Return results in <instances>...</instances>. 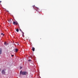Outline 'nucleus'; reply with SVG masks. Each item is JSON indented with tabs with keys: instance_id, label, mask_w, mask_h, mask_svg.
I'll use <instances>...</instances> for the list:
<instances>
[{
	"instance_id": "1",
	"label": "nucleus",
	"mask_w": 78,
	"mask_h": 78,
	"mask_svg": "<svg viewBox=\"0 0 78 78\" xmlns=\"http://www.w3.org/2000/svg\"><path fill=\"white\" fill-rule=\"evenodd\" d=\"M27 72H22V71H21L20 72V74L23 75H25L27 74Z\"/></svg>"
},
{
	"instance_id": "2",
	"label": "nucleus",
	"mask_w": 78,
	"mask_h": 78,
	"mask_svg": "<svg viewBox=\"0 0 78 78\" xmlns=\"http://www.w3.org/2000/svg\"><path fill=\"white\" fill-rule=\"evenodd\" d=\"M6 69H3L1 71L2 74L5 75L6 74Z\"/></svg>"
},
{
	"instance_id": "3",
	"label": "nucleus",
	"mask_w": 78,
	"mask_h": 78,
	"mask_svg": "<svg viewBox=\"0 0 78 78\" xmlns=\"http://www.w3.org/2000/svg\"><path fill=\"white\" fill-rule=\"evenodd\" d=\"M13 25H18V23L15 21H13Z\"/></svg>"
},
{
	"instance_id": "4",
	"label": "nucleus",
	"mask_w": 78,
	"mask_h": 78,
	"mask_svg": "<svg viewBox=\"0 0 78 78\" xmlns=\"http://www.w3.org/2000/svg\"><path fill=\"white\" fill-rule=\"evenodd\" d=\"M32 50H33V51H34V50H35V48L33 47H32Z\"/></svg>"
},
{
	"instance_id": "5",
	"label": "nucleus",
	"mask_w": 78,
	"mask_h": 78,
	"mask_svg": "<svg viewBox=\"0 0 78 78\" xmlns=\"http://www.w3.org/2000/svg\"><path fill=\"white\" fill-rule=\"evenodd\" d=\"M2 48H0V54H2Z\"/></svg>"
},
{
	"instance_id": "6",
	"label": "nucleus",
	"mask_w": 78,
	"mask_h": 78,
	"mask_svg": "<svg viewBox=\"0 0 78 78\" xmlns=\"http://www.w3.org/2000/svg\"><path fill=\"white\" fill-rule=\"evenodd\" d=\"M4 44L5 45H8V44L6 43V42H5L4 43Z\"/></svg>"
},
{
	"instance_id": "7",
	"label": "nucleus",
	"mask_w": 78,
	"mask_h": 78,
	"mask_svg": "<svg viewBox=\"0 0 78 78\" xmlns=\"http://www.w3.org/2000/svg\"><path fill=\"white\" fill-rule=\"evenodd\" d=\"M21 32L22 33V36H24V32H23V31H21Z\"/></svg>"
},
{
	"instance_id": "8",
	"label": "nucleus",
	"mask_w": 78,
	"mask_h": 78,
	"mask_svg": "<svg viewBox=\"0 0 78 78\" xmlns=\"http://www.w3.org/2000/svg\"><path fill=\"white\" fill-rule=\"evenodd\" d=\"M15 51L16 52H17V51H18V49H17V48L16 49Z\"/></svg>"
},
{
	"instance_id": "9",
	"label": "nucleus",
	"mask_w": 78,
	"mask_h": 78,
	"mask_svg": "<svg viewBox=\"0 0 78 78\" xmlns=\"http://www.w3.org/2000/svg\"><path fill=\"white\" fill-rule=\"evenodd\" d=\"M16 31L17 32H19V30L18 29H16Z\"/></svg>"
},
{
	"instance_id": "10",
	"label": "nucleus",
	"mask_w": 78,
	"mask_h": 78,
	"mask_svg": "<svg viewBox=\"0 0 78 78\" xmlns=\"http://www.w3.org/2000/svg\"><path fill=\"white\" fill-rule=\"evenodd\" d=\"M1 35H2V36H4V34H3V33H1Z\"/></svg>"
},
{
	"instance_id": "11",
	"label": "nucleus",
	"mask_w": 78,
	"mask_h": 78,
	"mask_svg": "<svg viewBox=\"0 0 78 78\" xmlns=\"http://www.w3.org/2000/svg\"><path fill=\"white\" fill-rule=\"evenodd\" d=\"M28 61H29V62H30L31 61V59H29L28 60Z\"/></svg>"
},
{
	"instance_id": "12",
	"label": "nucleus",
	"mask_w": 78,
	"mask_h": 78,
	"mask_svg": "<svg viewBox=\"0 0 78 78\" xmlns=\"http://www.w3.org/2000/svg\"><path fill=\"white\" fill-rule=\"evenodd\" d=\"M20 31H21V32L22 31V30H21V29H20Z\"/></svg>"
},
{
	"instance_id": "13",
	"label": "nucleus",
	"mask_w": 78,
	"mask_h": 78,
	"mask_svg": "<svg viewBox=\"0 0 78 78\" xmlns=\"http://www.w3.org/2000/svg\"><path fill=\"white\" fill-rule=\"evenodd\" d=\"M11 56L12 57H13L14 56V55H12Z\"/></svg>"
},
{
	"instance_id": "14",
	"label": "nucleus",
	"mask_w": 78,
	"mask_h": 78,
	"mask_svg": "<svg viewBox=\"0 0 78 78\" xmlns=\"http://www.w3.org/2000/svg\"><path fill=\"white\" fill-rule=\"evenodd\" d=\"M20 69H22V67H20Z\"/></svg>"
},
{
	"instance_id": "15",
	"label": "nucleus",
	"mask_w": 78,
	"mask_h": 78,
	"mask_svg": "<svg viewBox=\"0 0 78 78\" xmlns=\"http://www.w3.org/2000/svg\"><path fill=\"white\" fill-rule=\"evenodd\" d=\"M0 3H2V1H0Z\"/></svg>"
},
{
	"instance_id": "16",
	"label": "nucleus",
	"mask_w": 78,
	"mask_h": 78,
	"mask_svg": "<svg viewBox=\"0 0 78 78\" xmlns=\"http://www.w3.org/2000/svg\"><path fill=\"white\" fill-rule=\"evenodd\" d=\"M0 71H1V69H0Z\"/></svg>"
}]
</instances>
